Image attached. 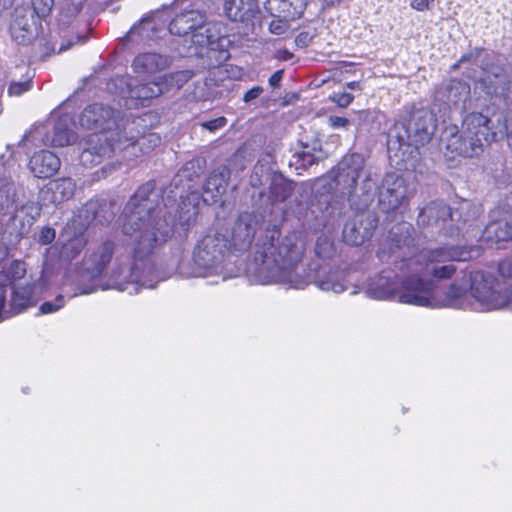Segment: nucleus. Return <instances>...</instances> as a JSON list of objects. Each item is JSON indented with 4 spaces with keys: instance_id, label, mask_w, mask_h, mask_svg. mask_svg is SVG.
Wrapping results in <instances>:
<instances>
[{
    "instance_id": "obj_53",
    "label": "nucleus",
    "mask_w": 512,
    "mask_h": 512,
    "mask_svg": "<svg viewBox=\"0 0 512 512\" xmlns=\"http://www.w3.org/2000/svg\"><path fill=\"white\" fill-rule=\"evenodd\" d=\"M329 124L333 128H345L350 124V121L345 117L340 116H330L329 117Z\"/></svg>"
},
{
    "instance_id": "obj_39",
    "label": "nucleus",
    "mask_w": 512,
    "mask_h": 512,
    "mask_svg": "<svg viewBox=\"0 0 512 512\" xmlns=\"http://www.w3.org/2000/svg\"><path fill=\"white\" fill-rule=\"evenodd\" d=\"M26 264L22 261H13L8 268L0 271V288L6 289L14 283H24L22 281L26 275Z\"/></svg>"
},
{
    "instance_id": "obj_1",
    "label": "nucleus",
    "mask_w": 512,
    "mask_h": 512,
    "mask_svg": "<svg viewBox=\"0 0 512 512\" xmlns=\"http://www.w3.org/2000/svg\"><path fill=\"white\" fill-rule=\"evenodd\" d=\"M162 191L153 181L140 186L126 203L122 221V232L134 238L133 261L129 267L119 265L111 273V283L102 289L114 288L129 294L142 288L153 289L159 277L155 266L145 259L160 242L171 234L172 227L161 206Z\"/></svg>"
},
{
    "instance_id": "obj_58",
    "label": "nucleus",
    "mask_w": 512,
    "mask_h": 512,
    "mask_svg": "<svg viewBox=\"0 0 512 512\" xmlns=\"http://www.w3.org/2000/svg\"><path fill=\"white\" fill-rule=\"evenodd\" d=\"M292 56L293 54L286 49H280L276 52V58L282 61L290 60Z\"/></svg>"
},
{
    "instance_id": "obj_22",
    "label": "nucleus",
    "mask_w": 512,
    "mask_h": 512,
    "mask_svg": "<svg viewBox=\"0 0 512 512\" xmlns=\"http://www.w3.org/2000/svg\"><path fill=\"white\" fill-rule=\"evenodd\" d=\"M397 276L393 271H382L368 283L366 294L373 299L386 300L397 296V290L400 286Z\"/></svg>"
},
{
    "instance_id": "obj_35",
    "label": "nucleus",
    "mask_w": 512,
    "mask_h": 512,
    "mask_svg": "<svg viewBox=\"0 0 512 512\" xmlns=\"http://www.w3.org/2000/svg\"><path fill=\"white\" fill-rule=\"evenodd\" d=\"M453 218L451 209L442 201H433L421 209L418 215V223L421 225H432L439 221H446Z\"/></svg>"
},
{
    "instance_id": "obj_44",
    "label": "nucleus",
    "mask_w": 512,
    "mask_h": 512,
    "mask_svg": "<svg viewBox=\"0 0 512 512\" xmlns=\"http://www.w3.org/2000/svg\"><path fill=\"white\" fill-rule=\"evenodd\" d=\"M375 189V182L370 178L367 177L363 181V186L361 188L362 194L359 196L360 198V206H367L369 201H371L372 192Z\"/></svg>"
},
{
    "instance_id": "obj_49",
    "label": "nucleus",
    "mask_w": 512,
    "mask_h": 512,
    "mask_svg": "<svg viewBox=\"0 0 512 512\" xmlns=\"http://www.w3.org/2000/svg\"><path fill=\"white\" fill-rule=\"evenodd\" d=\"M226 123L227 120L225 117H218L209 121L202 122L201 126L209 131H215L220 128H223L226 125Z\"/></svg>"
},
{
    "instance_id": "obj_54",
    "label": "nucleus",
    "mask_w": 512,
    "mask_h": 512,
    "mask_svg": "<svg viewBox=\"0 0 512 512\" xmlns=\"http://www.w3.org/2000/svg\"><path fill=\"white\" fill-rule=\"evenodd\" d=\"M313 39V36L309 32H301L297 35L295 43L299 47H307Z\"/></svg>"
},
{
    "instance_id": "obj_10",
    "label": "nucleus",
    "mask_w": 512,
    "mask_h": 512,
    "mask_svg": "<svg viewBox=\"0 0 512 512\" xmlns=\"http://www.w3.org/2000/svg\"><path fill=\"white\" fill-rule=\"evenodd\" d=\"M403 128L404 134L397 136L400 146H422L431 140L436 129V119L429 109H417Z\"/></svg>"
},
{
    "instance_id": "obj_60",
    "label": "nucleus",
    "mask_w": 512,
    "mask_h": 512,
    "mask_svg": "<svg viewBox=\"0 0 512 512\" xmlns=\"http://www.w3.org/2000/svg\"><path fill=\"white\" fill-rule=\"evenodd\" d=\"M346 87L350 90H357V89H361L360 88V83L357 82V81H352V82H348L346 84Z\"/></svg>"
},
{
    "instance_id": "obj_6",
    "label": "nucleus",
    "mask_w": 512,
    "mask_h": 512,
    "mask_svg": "<svg viewBox=\"0 0 512 512\" xmlns=\"http://www.w3.org/2000/svg\"><path fill=\"white\" fill-rule=\"evenodd\" d=\"M167 33L183 37L178 53L182 56H190L198 53V47H204L212 43V35L207 27L206 17L197 10L185 11L170 18Z\"/></svg>"
},
{
    "instance_id": "obj_50",
    "label": "nucleus",
    "mask_w": 512,
    "mask_h": 512,
    "mask_svg": "<svg viewBox=\"0 0 512 512\" xmlns=\"http://www.w3.org/2000/svg\"><path fill=\"white\" fill-rule=\"evenodd\" d=\"M501 276L512 278V255L503 259L498 266Z\"/></svg>"
},
{
    "instance_id": "obj_25",
    "label": "nucleus",
    "mask_w": 512,
    "mask_h": 512,
    "mask_svg": "<svg viewBox=\"0 0 512 512\" xmlns=\"http://www.w3.org/2000/svg\"><path fill=\"white\" fill-rule=\"evenodd\" d=\"M74 125L71 116L65 114L56 119L52 131L45 135V143L55 147L72 145L77 140V135L72 129Z\"/></svg>"
},
{
    "instance_id": "obj_8",
    "label": "nucleus",
    "mask_w": 512,
    "mask_h": 512,
    "mask_svg": "<svg viewBox=\"0 0 512 512\" xmlns=\"http://www.w3.org/2000/svg\"><path fill=\"white\" fill-rule=\"evenodd\" d=\"M364 168V159L360 154H351L345 156L338 164V173L334 179L321 178L316 182L317 190L330 192L333 189L339 190L342 194L348 196L351 205H356L354 197L356 194V184Z\"/></svg>"
},
{
    "instance_id": "obj_5",
    "label": "nucleus",
    "mask_w": 512,
    "mask_h": 512,
    "mask_svg": "<svg viewBox=\"0 0 512 512\" xmlns=\"http://www.w3.org/2000/svg\"><path fill=\"white\" fill-rule=\"evenodd\" d=\"M228 240L222 234L206 235L194 249L192 260H182L178 271L184 277L221 275Z\"/></svg>"
},
{
    "instance_id": "obj_16",
    "label": "nucleus",
    "mask_w": 512,
    "mask_h": 512,
    "mask_svg": "<svg viewBox=\"0 0 512 512\" xmlns=\"http://www.w3.org/2000/svg\"><path fill=\"white\" fill-rule=\"evenodd\" d=\"M6 308L9 318L33 307L37 303L34 280L26 279L24 283H14L7 287Z\"/></svg>"
},
{
    "instance_id": "obj_63",
    "label": "nucleus",
    "mask_w": 512,
    "mask_h": 512,
    "mask_svg": "<svg viewBox=\"0 0 512 512\" xmlns=\"http://www.w3.org/2000/svg\"><path fill=\"white\" fill-rule=\"evenodd\" d=\"M94 291H96V287H92V288H88V289H83L81 290V294H90V293H93Z\"/></svg>"
},
{
    "instance_id": "obj_11",
    "label": "nucleus",
    "mask_w": 512,
    "mask_h": 512,
    "mask_svg": "<svg viewBox=\"0 0 512 512\" xmlns=\"http://www.w3.org/2000/svg\"><path fill=\"white\" fill-rule=\"evenodd\" d=\"M110 85L120 88V95L125 99V105L128 108H137L140 105H144L145 101L156 98L165 92L160 79L158 81L140 83L136 79L118 77Z\"/></svg>"
},
{
    "instance_id": "obj_31",
    "label": "nucleus",
    "mask_w": 512,
    "mask_h": 512,
    "mask_svg": "<svg viewBox=\"0 0 512 512\" xmlns=\"http://www.w3.org/2000/svg\"><path fill=\"white\" fill-rule=\"evenodd\" d=\"M224 11L232 21H250L259 11L257 0H225Z\"/></svg>"
},
{
    "instance_id": "obj_47",
    "label": "nucleus",
    "mask_w": 512,
    "mask_h": 512,
    "mask_svg": "<svg viewBox=\"0 0 512 512\" xmlns=\"http://www.w3.org/2000/svg\"><path fill=\"white\" fill-rule=\"evenodd\" d=\"M331 98L339 107L345 108L352 103L354 96L350 93L342 92L333 94Z\"/></svg>"
},
{
    "instance_id": "obj_21",
    "label": "nucleus",
    "mask_w": 512,
    "mask_h": 512,
    "mask_svg": "<svg viewBox=\"0 0 512 512\" xmlns=\"http://www.w3.org/2000/svg\"><path fill=\"white\" fill-rule=\"evenodd\" d=\"M468 277L469 274H464L455 279L442 295L435 293L434 308H464L469 291Z\"/></svg>"
},
{
    "instance_id": "obj_45",
    "label": "nucleus",
    "mask_w": 512,
    "mask_h": 512,
    "mask_svg": "<svg viewBox=\"0 0 512 512\" xmlns=\"http://www.w3.org/2000/svg\"><path fill=\"white\" fill-rule=\"evenodd\" d=\"M289 20L290 19L275 18L269 25L270 32L276 35H283L287 33L290 29Z\"/></svg>"
},
{
    "instance_id": "obj_29",
    "label": "nucleus",
    "mask_w": 512,
    "mask_h": 512,
    "mask_svg": "<svg viewBox=\"0 0 512 512\" xmlns=\"http://www.w3.org/2000/svg\"><path fill=\"white\" fill-rule=\"evenodd\" d=\"M111 140L115 142V149L126 148L137 143L143 153L150 152L161 143V137L157 133L150 132L136 140L133 135L128 136L126 128L122 132L111 134Z\"/></svg>"
},
{
    "instance_id": "obj_24",
    "label": "nucleus",
    "mask_w": 512,
    "mask_h": 512,
    "mask_svg": "<svg viewBox=\"0 0 512 512\" xmlns=\"http://www.w3.org/2000/svg\"><path fill=\"white\" fill-rule=\"evenodd\" d=\"M462 131L466 133V136L478 138L482 143L492 142L496 138V133L490 127V119L478 112H472L465 116Z\"/></svg>"
},
{
    "instance_id": "obj_52",
    "label": "nucleus",
    "mask_w": 512,
    "mask_h": 512,
    "mask_svg": "<svg viewBox=\"0 0 512 512\" xmlns=\"http://www.w3.org/2000/svg\"><path fill=\"white\" fill-rule=\"evenodd\" d=\"M6 289L0 288V322L9 319V315L6 308Z\"/></svg>"
},
{
    "instance_id": "obj_41",
    "label": "nucleus",
    "mask_w": 512,
    "mask_h": 512,
    "mask_svg": "<svg viewBox=\"0 0 512 512\" xmlns=\"http://www.w3.org/2000/svg\"><path fill=\"white\" fill-rule=\"evenodd\" d=\"M194 76L190 70L177 71L165 75L160 82L163 83V88L167 91L169 88L180 89Z\"/></svg>"
},
{
    "instance_id": "obj_18",
    "label": "nucleus",
    "mask_w": 512,
    "mask_h": 512,
    "mask_svg": "<svg viewBox=\"0 0 512 512\" xmlns=\"http://www.w3.org/2000/svg\"><path fill=\"white\" fill-rule=\"evenodd\" d=\"M510 76L508 72L499 65H492L483 70L477 81L478 87L489 96L502 97L510 89Z\"/></svg>"
},
{
    "instance_id": "obj_38",
    "label": "nucleus",
    "mask_w": 512,
    "mask_h": 512,
    "mask_svg": "<svg viewBox=\"0 0 512 512\" xmlns=\"http://www.w3.org/2000/svg\"><path fill=\"white\" fill-rule=\"evenodd\" d=\"M370 236L371 229L362 227L361 221L357 218L347 221L344 225L343 239L349 245H360Z\"/></svg>"
},
{
    "instance_id": "obj_4",
    "label": "nucleus",
    "mask_w": 512,
    "mask_h": 512,
    "mask_svg": "<svg viewBox=\"0 0 512 512\" xmlns=\"http://www.w3.org/2000/svg\"><path fill=\"white\" fill-rule=\"evenodd\" d=\"M118 113L108 105L94 103L80 114L79 123L85 129H99L103 132L90 135L83 146L80 161L84 166H94L112 156L115 142L111 134L122 132L117 124Z\"/></svg>"
},
{
    "instance_id": "obj_26",
    "label": "nucleus",
    "mask_w": 512,
    "mask_h": 512,
    "mask_svg": "<svg viewBox=\"0 0 512 512\" xmlns=\"http://www.w3.org/2000/svg\"><path fill=\"white\" fill-rule=\"evenodd\" d=\"M170 65V57L159 53L147 52L137 55L132 67L138 75H152L164 71Z\"/></svg>"
},
{
    "instance_id": "obj_64",
    "label": "nucleus",
    "mask_w": 512,
    "mask_h": 512,
    "mask_svg": "<svg viewBox=\"0 0 512 512\" xmlns=\"http://www.w3.org/2000/svg\"><path fill=\"white\" fill-rule=\"evenodd\" d=\"M508 142L512 144V132L507 133Z\"/></svg>"
},
{
    "instance_id": "obj_28",
    "label": "nucleus",
    "mask_w": 512,
    "mask_h": 512,
    "mask_svg": "<svg viewBox=\"0 0 512 512\" xmlns=\"http://www.w3.org/2000/svg\"><path fill=\"white\" fill-rule=\"evenodd\" d=\"M76 190V183L71 178H58L50 181L43 189L45 200L53 204H60L71 199Z\"/></svg>"
},
{
    "instance_id": "obj_3",
    "label": "nucleus",
    "mask_w": 512,
    "mask_h": 512,
    "mask_svg": "<svg viewBox=\"0 0 512 512\" xmlns=\"http://www.w3.org/2000/svg\"><path fill=\"white\" fill-rule=\"evenodd\" d=\"M254 256L255 279L259 284H283L300 289L307 281L301 278L298 264L303 258L306 243L300 233L282 237L277 226L267 228L256 242Z\"/></svg>"
},
{
    "instance_id": "obj_20",
    "label": "nucleus",
    "mask_w": 512,
    "mask_h": 512,
    "mask_svg": "<svg viewBox=\"0 0 512 512\" xmlns=\"http://www.w3.org/2000/svg\"><path fill=\"white\" fill-rule=\"evenodd\" d=\"M258 225L257 215L249 212L240 214L232 229L231 243L234 248L241 251L250 247Z\"/></svg>"
},
{
    "instance_id": "obj_17",
    "label": "nucleus",
    "mask_w": 512,
    "mask_h": 512,
    "mask_svg": "<svg viewBox=\"0 0 512 512\" xmlns=\"http://www.w3.org/2000/svg\"><path fill=\"white\" fill-rule=\"evenodd\" d=\"M9 32L14 42L28 45L36 37L32 14L27 7H16L11 15Z\"/></svg>"
},
{
    "instance_id": "obj_2",
    "label": "nucleus",
    "mask_w": 512,
    "mask_h": 512,
    "mask_svg": "<svg viewBox=\"0 0 512 512\" xmlns=\"http://www.w3.org/2000/svg\"><path fill=\"white\" fill-rule=\"evenodd\" d=\"M476 255L477 249L445 246L422 251L403 260L400 265L403 279L396 298L400 303L434 308V282L423 277L430 275L438 279L450 278L456 271L454 261H468Z\"/></svg>"
},
{
    "instance_id": "obj_56",
    "label": "nucleus",
    "mask_w": 512,
    "mask_h": 512,
    "mask_svg": "<svg viewBox=\"0 0 512 512\" xmlns=\"http://www.w3.org/2000/svg\"><path fill=\"white\" fill-rule=\"evenodd\" d=\"M263 92V88L261 86H255L248 90L243 97L245 102H250L256 98H258Z\"/></svg>"
},
{
    "instance_id": "obj_59",
    "label": "nucleus",
    "mask_w": 512,
    "mask_h": 512,
    "mask_svg": "<svg viewBox=\"0 0 512 512\" xmlns=\"http://www.w3.org/2000/svg\"><path fill=\"white\" fill-rule=\"evenodd\" d=\"M13 2L14 0H0V11L10 8Z\"/></svg>"
},
{
    "instance_id": "obj_14",
    "label": "nucleus",
    "mask_w": 512,
    "mask_h": 512,
    "mask_svg": "<svg viewBox=\"0 0 512 512\" xmlns=\"http://www.w3.org/2000/svg\"><path fill=\"white\" fill-rule=\"evenodd\" d=\"M301 278L307 280L303 284V288L310 283H314L323 291L340 293L346 289L345 283L341 277V272L319 261L312 262L308 270L305 271L304 274H301Z\"/></svg>"
},
{
    "instance_id": "obj_23",
    "label": "nucleus",
    "mask_w": 512,
    "mask_h": 512,
    "mask_svg": "<svg viewBox=\"0 0 512 512\" xmlns=\"http://www.w3.org/2000/svg\"><path fill=\"white\" fill-rule=\"evenodd\" d=\"M39 215L40 207L36 203H26L20 210H17L16 213L9 218V222L6 226V232L11 236H15V238H19L20 236L28 233L35 216Z\"/></svg>"
},
{
    "instance_id": "obj_30",
    "label": "nucleus",
    "mask_w": 512,
    "mask_h": 512,
    "mask_svg": "<svg viewBox=\"0 0 512 512\" xmlns=\"http://www.w3.org/2000/svg\"><path fill=\"white\" fill-rule=\"evenodd\" d=\"M306 7V0H267L265 8L274 18L295 20Z\"/></svg>"
},
{
    "instance_id": "obj_57",
    "label": "nucleus",
    "mask_w": 512,
    "mask_h": 512,
    "mask_svg": "<svg viewBox=\"0 0 512 512\" xmlns=\"http://www.w3.org/2000/svg\"><path fill=\"white\" fill-rule=\"evenodd\" d=\"M282 77H283V70H278L276 71L275 73H273L270 78H269V84L272 86V87H278L279 86V83L280 81L282 80Z\"/></svg>"
},
{
    "instance_id": "obj_36",
    "label": "nucleus",
    "mask_w": 512,
    "mask_h": 512,
    "mask_svg": "<svg viewBox=\"0 0 512 512\" xmlns=\"http://www.w3.org/2000/svg\"><path fill=\"white\" fill-rule=\"evenodd\" d=\"M294 191V183L280 173L270 177L268 198L271 203H279L288 199Z\"/></svg>"
},
{
    "instance_id": "obj_27",
    "label": "nucleus",
    "mask_w": 512,
    "mask_h": 512,
    "mask_svg": "<svg viewBox=\"0 0 512 512\" xmlns=\"http://www.w3.org/2000/svg\"><path fill=\"white\" fill-rule=\"evenodd\" d=\"M60 159L53 152L41 150L33 154L29 161L30 171L37 178H49L59 170Z\"/></svg>"
},
{
    "instance_id": "obj_61",
    "label": "nucleus",
    "mask_w": 512,
    "mask_h": 512,
    "mask_svg": "<svg viewBox=\"0 0 512 512\" xmlns=\"http://www.w3.org/2000/svg\"><path fill=\"white\" fill-rule=\"evenodd\" d=\"M470 58H471V55H463L460 58V60L456 64H454L453 68L454 69L458 68L461 63H465V62L469 61Z\"/></svg>"
},
{
    "instance_id": "obj_32",
    "label": "nucleus",
    "mask_w": 512,
    "mask_h": 512,
    "mask_svg": "<svg viewBox=\"0 0 512 512\" xmlns=\"http://www.w3.org/2000/svg\"><path fill=\"white\" fill-rule=\"evenodd\" d=\"M481 240L490 244L512 240V213L490 222L483 230Z\"/></svg>"
},
{
    "instance_id": "obj_37",
    "label": "nucleus",
    "mask_w": 512,
    "mask_h": 512,
    "mask_svg": "<svg viewBox=\"0 0 512 512\" xmlns=\"http://www.w3.org/2000/svg\"><path fill=\"white\" fill-rule=\"evenodd\" d=\"M231 171L229 167L222 165L217 167L208 177L204 189L211 192L213 197H217L226 191Z\"/></svg>"
},
{
    "instance_id": "obj_55",
    "label": "nucleus",
    "mask_w": 512,
    "mask_h": 512,
    "mask_svg": "<svg viewBox=\"0 0 512 512\" xmlns=\"http://www.w3.org/2000/svg\"><path fill=\"white\" fill-rule=\"evenodd\" d=\"M434 0H411V7L417 11H424L430 9Z\"/></svg>"
},
{
    "instance_id": "obj_33",
    "label": "nucleus",
    "mask_w": 512,
    "mask_h": 512,
    "mask_svg": "<svg viewBox=\"0 0 512 512\" xmlns=\"http://www.w3.org/2000/svg\"><path fill=\"white\" fill-rule=\"evenodd\" d=\"M114 250V244L111 241L102 243L90 255L87 264V277L98 278L104 271L106 265L110 262Z\"/></svg>"
},
{
    "instance_id": "obj_62",
    "label": "nucleus",
    "mask_w": 512,
    "mask_h": 512,
    "mask_svg": "<svg viewBox=\"0 0 512 512\" xmlns=\"http://www.w3.org/2000/svg\"><path fill=\"white\" fill-rule=\"evenodd\" d=\"M378 257L381 259V260H384L386 257H389V253L386 252L385 250V246H383L379 251H378Z\"/></svg>"
},
{
    "instance_id": "obj_48",
    "label": "nucleus",
    "mask_w": 512,
    "mask_h": 512,
    "mask_svg": "<svg viewBox=\"0 0 512 512\" xmlns=\"http://www.w3.org/2000/svg\"><path fill=\"white\" fill-rule=\"evenodd\" d=\"M30 89V81L13 82L10 84L8 93L9 95L19 96Z\"/></svg>"
},
{
    "instance_id": "obj_43",
    "label": "nucleus",
    "mask_w": 512,
    "mask_h": 512,
    "mask_svg": "<svg viewBox=\"0 0 512 512\" xmlns=\"http://www.w3.org/2000/svg\"><path fill=\"white\" fill-rule=\"evenodd\" d=\"M34 12L40 17L45 18L48 16L53 7L55 0H31Z\"/></svg>"
},
{
    "instance_id": "obj_34",
    "label": "nucleus",
    "mask_w": 512,
    "mask_h": 512,
    "mask_svg": "<svg viewBox=\"0 0 512 512\" xmlns=\"http://www.w3.org/2000/svg\"><path fill=\"white\" fill-rule=\"evenodd\" d=\"M440 98L450 105L463 106L470 99V85L461 80H450L439 92Z\"/></svg>"
},
{
    "instance_id": "obj_15",
    "label": "nucleus",
    "mask_w": 512,
    "mask_h": 512,
    "mask_svg": "<svg viewBox=\"0 0 512 512\" xmlns=\"http://www.w3.org/2000/svg\"><path fill=\"white\" fill-rule=\"evenodd\" d=\"M88 224L89 217L84 216L82 211L67 223L61 235L64 241L62 249L64 257L74 258L84 249L87 244L84 233Z\"/></svg>"
},
{
    "instance_id": "obj_9",
    "label": "nucleus",
    "mask_w": 512,
    "mask_h": 512,
    "mask_svg": "<svg viewBox=\"0 0 512 512\" xmlns=\"http://www.w3.org/2000/svg\"><path fill=\"white\" fill-rule=\"evenodd\" d=\"M86 0H62L58 15V24L62 42L59 52L65 51L76 43L87 39V29L79 31L77 17L83 9Z\"/></svg>"
},
{
    "instance_id": "obj_46",
    "label": "nucleus",
    "mask_w": 512,
    "mask_h": 512,
    "mask_svg": "<svg viewBox=\"0 0 512 512\" xmlns=\"http://www.w3.org/2000/svg\"><path fill=\"white\" fill-rule=\"evenodd\" d=\"M64 297L58 295L54 301H48L40 306V312L42 314L54 313L64 306Z\"/></svg>"
},
{
    "instance_id": "obj_12",
    "label": "nucleus",
    "mask_w": 512,
    "mask_h": 512,
    "mask_svg": "<svg viewBox=\"0 0 512 512\" xmlns=\"http://www.w3.org/2000/svg\"><path fill=\"white\" fill-rule=\"evenodd\" d=\"M413 192L406 180L395 173H387L379 187L378 202L384 212L395 211L408 203Z\"/></svg>"
},
{
    "instance_id": "obj_13",
    "label": "nucleus",
    "mask_w": 512,
    "mask_h": 512,
    "mask_svg": "<svg viewBox=\"0 0 512 512\" xmlns=\"http://www.w3.org/2000/svg\"><path fill=\"white\" fill-rule=\"evenodd\" d=\"M170 20V11H156L150 16L143 17L127 33L129 41L140 43L156 41L167 35V23Z\"/></svg>"
},
{
    "instance_id": "obj_7",
    "label": "nucleus",
    "mask_w": 512,
    "mask_h": 512,
    "mask_svg": "<svg viewBox=\"0 0 512 512\" xmlns=\"http://www.w3.org/2000/svg\"><path fill=\"white\" fill-rule=\"evenodd\" d=\"M469 292L482 311L512 309V285L503 287L492 274L482 271L469 273Z\"/></svg>"
},
{
    "instance_id": "obj_51",
    "label": "nucleus",
    "mask_w": 512,
    "mask_h": 512,
    "mask_svg": "<svg viewBox=\"0 0 512 512\" xmlns=\"http://www.w3.org/2000/svg\"><path fill=\"white\" fill-rule=\"evenodd\" d=\"M56 232L53 228L44 227L39 235V242L43 245L52 243L55 239Z\"/></svg>"
},
{
    "instance_id": "obj_42",
    "label": "nucleus",
    "mask_w": 512,
    "mask_h": 512,
    "mask_svg": "<svg viewBox=\"0 0 512 512\" xmlns=\"http://www.w3.org/2000/svg\"><path fill=\"white\" fill-rule=\"evenodd\" d=\"M333 243L327 236L318 237L315 245V253L319 258L325 259L333 254Z\"/></svg>"
},
{
    "instance_id": "obj_40",
    "label": "nucleus",
    "mask_w": 512,
    "mask_h": 512,
    "mask_svg": "<svg viewBox=\"0 0 512 512\" xmlns=\"http://www.w3.org/2000/svg\"><path fill=\"white\" fill-rule=\"evenodd\" d=\"M293 158L295 159V164H299L303 168L311 166L321 158L320 143L314 142L312 146L302 144L301 150L297 151Z\"/></svg>"
},
{
    "instance_id": "obj_19",
    "label": "nucleus",
    "mask_w": 512,
    "mask_h": 512,
    "mask_svg": "<svg viewBox=\"0 0 512 512\" xmlns=\"http://www.w3.org/2000/svg\"><path fill=\"white\" fill-rule=\"evenodd\" d=\"M445 147L453 156L474 157L483 152V143L478 138L466 136V133L450 130L444 139Z\"/></svg>"
}]
</instances>
